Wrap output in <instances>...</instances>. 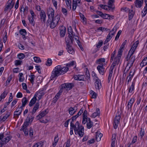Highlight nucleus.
Instances as JSON below:
<instances>
[{"instance_id":"1","label":"nucleus","mask_w":147,"mask_h":147,"mask_svg":"<svg viewBox=\"0 0 147 147\" xmlns=\"http://www.w3.org/2000/svg\"><path fill=\"white\" fill-rule=\"evenodd\" d=\"M139 44V41H136L133 45L129 51L127 57L126 58L127 61H128L127 64L130 67L132 66L135 60V56H133L135 50L136 49L138 45Z\"/></svg>"},{"instance_id":"2","label":"nucleus","mask_w":147,"mask_h":147,"mask_svg":"<svg viewBox=\"0 0 147 147\" xmlns=\"http://www.w3.org/2000/svg\"><path fill=\"white\" fill-rule=\"evenodd\" d=\"M60 17V16L57 14L54 18H48L47 22V25L49 24L51 28H54L58 22Z\"/></svg>"},{"instance_id":"3","label":"nucleus","mask_w":147,"mask_h":147,"mask_svg":"<svg viewBox=\"0 0 147 147\" xmlns=\"http://www.w3.org/2000/svg\"><path fill=\"white\" fill-rule=\"evenodd\" d=\"M60 69L61 65H58L54 68L51 76V80L53 79L54 78L58 77L61 75H62Z\"/></svg>"},{"instance_id":"4","label":"nucleus","mask_w":147,"mask_h":147,"mask_svg":"<svg viewBox=\"0 0 147 147\" xmlns=\"http://www.w3.org/2000/svg\"><path fill=\"white\" fill-rule=\"evenodd\" d=\"M12 138V136H8L6 137H4L3 134H0V147H2L3 146L6 144Z\"/></svg>"},{"instance_id":"5","label":"nucleus","mask_w":147,"mask_h":147,"mask_svg":"<svg viewBox=\"0 0 147 147\" xmlns=\"http://www.w3.org/2000/svg\"><path fill=\"white\" fill-rule=\"evenodd\" d=\"M34 117L32 115L28 116L27 117L26 121L24 122L23 125L20 129V131L24 129L29 125V123H31L33 121Z\"/></svg>"},{"instance_id":"6","label":"nucleus","mask_w":147,"mask_h":147,"mask_svg":"<svg viewBox=\"0 0 147 147\" xmlns=\"http://www.w3.org/2000/svg\"><path fill=\"white\" fill-rule=\"evenodd\" d=\"M13 0H9L7 1L4 9L5 11H7L10 10L13 7L15 2H13Z\"/></svg>"},{"instance_id":"7","label":"nucleus","mask_w":147,"mask_h":147,"mask_svg":"<svg viewBox=\"0 0 147 147\" xmlns=\"http://www.w3.org/2000/svg\"><path fill=\"white\" fill-rule=\"evenodd\" d=\"M84 127L82 125H80V127L77 128L76 127V130L74 131L76 134L77 132L80 136L82 137L84 134Z\"/></svg>"},{"instance_id":"8","label":"nucleus","mask_w":147,"mask_h":147,"mask_svg":"<svg viewBox=\"0 0 147 147\" xmlns=\"http://www.w3.org/2000/svg\"><path fill=\"white\" fill-rule=\"evenodd\" d=\"M121 117L119 115H116L114 119L113 127L114 129H116L118 126Z\"/></svg>"},{"instance_id":"9","label":"nucleus","mask_w":147,"mask_h":147,"mask_svg":"<svg viewBox=\"0 0 147 147\" xmlns=\"http://www.w3.org/2000/svg\"><path fill=\"white\" fill-rule=\"evenodd\" d=\"M74 86L73 83H65L61 85L62 89H66V90H70Z\"/></svg>"},{"instance_id":"10","label":"nucleus","mask_w":147,"mask_h":147,"mask_svg":"<svg viewBox=\"0 0 147 147\" xmlns=\"http://www.w3.org/2000/svg\"><path fill=\"white\" fill-rule=\"evenodd\" d=\"M47 13L49 18H54V11L52 8L49 7L47 10Z\"/></svg>"},{"instance_id":"11","label":"nucleus","mask_w":147,"mask_h":147,"mask_svg":"<svg viewBox=\"0 0 147 147\" xmlns=\"http://www.w3.org/2000/svg\"><path fill=\"white\" fill-rule=\"evenodd\" d=\"M40 20L43 23H45L46 16L44 11L42 10L40 12Z\"/></svg>"},{"instance_id":"12","label":"nucleus","mask_w":147,"mask_h":147,"mask_svg":"<svg viewBox=\"0 0 147 147\" xmlns=\"http://www.w3.org/2000/svg\"><path fill=\"white\" fill-rule=\"evenodd\" d=\"M60 35L61 37H63L65 34L66 28L65 27L62 26L60 28Z\"/></svg>"},{"instance_id":"13","label":"nucleus","mask_w":147,"mask_h":147,"mask_svg":"<svg viewBox=\"0 0 147 147\" xmlns=\"http://www.w3.org/2000/svg\"><path fill=\"white\" fill-rule=\"evenodd\" d=\"M65 41L67 46H69L70 44L73 43V39L71 37L69 36L65 38Z\"/></svg>"},{"instance_id":"14","label":"nucleus","mask_w":147,"mask_h":147,"mask_svg":"<svg viewBox=\"0 0 147 147\" xmlns=\"http://www.w3.org/2000/svg\"><path fill=\"white\" fill-rule=\"evenodd\" d=\"M143 3V0H136L134 4L136 7L140 8L142 6Z\"/></svg>"},{"instance_id":"15","label":"nucleus","mask_w":147,"mask_h":147,"mask_svg":"<svg viewBox=\"0 0 147 147\" xmlns=\"http://www.w3.org/2000/svg\"><path fill=\"white\" fill-rule=\"evenodd\" d=\"M114 65H113L112 66H111L109 70V74L108 76V82H110L111 79V78L112 76L113 71L114 68Z\"/></svg>"},{"instance_id":"16","label":"nucleus","mask_w":147,"mask_h":147,"mask_svg":"<svg viewBox=\"0 0 147 147\" xmlns=\"http://www.w3.org/2000/svg\"><path fill=\"white\" fill-rule=\"evenodd\" d=\"M97 69L99 73L102 75H103L104 72V68L103 67V64H101L97 67Z\"/></svg>"},{"instance_id":"17","label":"nucleus","mask_w":147,"mask_h":147,"mask_svg":"<svg viewBox=\"0 0 147 147\" xmlns=\"http://www.w3.org/2000/svg\"><path fill=\"white\" fill-rule=\"evenodd\" d=\"M47 113V110H45L41 112L38 115H37L36 116V118L39 120L45 116Z\"/></svg>"},{"instance_id":"18","label":"nucleus","mask_w":147,"mask_h":147,"mask_svg":"<svg viewBox=\"0 0 147 147\" xmlns=\"http://www.w3.org/2000/svg\"><path fill=\"white\" fill-rule=\"evenodd\" d=\"M38 93H35L34 95V97L32 98L30 100L29 104V105L30 107H31L34 104L37 100L36 97H37V95H38Z\"/></svg>"},{"instance_id":"19","label":"nucleus","mask_w":147,"mask_h":147,"mask_svg":"<svg viewBox=\"0 0 147 147\" xmlns=\"http://www.w3.org/2000/svg\"><path fill=\"white\" fill-rule=\"evenodd\" d=\"M95 86L96 89L98 90L101 88V84L100 81L99 79L95 80Z\"/></svg>"},{"instance_id":"20","label":"nucleus","mask_w":147,"mask_h":147,"mask_svg":"<svg viewBox=\"0 0 147 147\" xmlns=\"http://www.w3.org/2000/svg\"><path fill=\"white\" fill-rule=\"evenodd\" d=\"M120 57L117 56L114 59V62L112 64L111 66L113 65H114V67L116 66L117 64H118L119 62Z\"/></svg>"},{"instance_id":"21","label":"nucleus","mask_w":147,"mask_h":147,"mask_svg":"<svg viewBox=\"0 0 147 147\" xmlns=\"http://www.w3.org/2000/svg\"><path fill=\"white\" fill-rule=\"evenodd\" d=\"M96 140L97 142L99 141L100 140L101 138L102 137L103 135L102 134L100 133L99 132H96Z\"/></svg>"},{"instance_id":"22","label":"nucleus","mask_w":147,"mask_h":147,"mask_svg":"<svg viewBox=\"0 0 147 147\" xmlns=\"http://www.w3.org/2000/svg\"><path fill=\"white\" fill-rule=\"evenodd\" d=\"M135 101L134 98H131L130 100L129 101L127 105V107H128V109L129 108H131L132 105L134 102Z\"/></svg>"},{"instance_id":"23","label":"nucleus","mask_w":147,"mask_h":147,"mask_svg":"<svg viewBox=\"0 0 147 147\" xmlns=\"http://www.w3.org/2000/svg\"><path fill=\"white\" fill-rule=\"evenodd\" d=\"M67 47L66 49L67 50L68 52L70 54H73L74 53V51L72 48V47L71 46H67Z\"/></svg>"},{"instance_id":"24","label":"nucleus","mask_w":147,"mask_h":147,"mask_svg":"<svg viewBox=\"0 0 147 147\" xmlns=\"http://www.w3.org/2000/svg\"><path fill=\"white\" fill-rule=\"evenodd\" d=\"M8 92L7 90H5L4 92L1 94L0 96V102L2 99L4 98L6 96Z\"/></svg>"},{"instance_id":"25","label":"nucleus","mask_w":147,"mask_h":147,"mask_svg":"<svg viewBox=\"0 0 147 147\" xmlns=\"http://www.w3.org/2000/svg\"><path fill=\"white\" fill-rule=\"evenodd\" d=\"M61 74L63 75L66 73L69 70V68L68 67H62L61 66Z\"/></svg>"},{"instance_id":"26","label":"nucleus","mask_w":147,"mask_h":147,"mask_svg":"<svg viewBox=\"0 0 147 147\" xmlns=\"http://www.w3.org/2000/svg\"><path fill=\"white\" fill-rule=\"evenodd\" d=\"M39 106V104L38 103H36L32 111V114H33L36 111V110L38 109Z\"/></svg>"},{"instance_id":"27","label":"nucleus","mask_w":147,"mask_h":147,"mask_svg":"<svg viewBox=\"0 0 147 147\" xmlns=\"http://www.w3.org/2000/svg\"><path fill=\"white\" fill-rule=\"evenodd\" d=\"M96 111V112H94L92 114V116L94 118L95 117L99 115L100 113V111L99 109L97 108Z\"/></svg>"},{"instance_id":"28","label":"nucleus","mask_w":147,"mask_h":147,"mask_svg":"<svg viewBox=\"0 0 147 147\" xmlns=\"http://www.w3.org/2000/svg\"><path fill=\"white\" fill-rule=\"evenodd\" d=\"M93 122L90 120V118H88V122L87 123V127L88 129L90 128L93 126Z\"/></svg>"},{"instance_id":"29","label":"nucleus","mask_w":147,"mask_h":147,"mask_svg":"<svg viewBox=\"0 0 147 147\" xmlns=\"http://www.w3.org/2000/svg\"><path fill=\"white\" fill-rule=\"evenodd\" d=\"M28 100L26 97H24L22 99V105L21 106V107L23 108L25 107L26 104L28 102Z\"/></svg>"},{"instance_id":"30","label":"nucleus","mask_w":147,"mask_h":147,"mask_svg":"<svg viewBox=\"0 0 147 147\" xmlns=\"http://www.w3.org/2000/svg\"><path fill=\"white\" fill-rule=\"evenodd\" d=\"M102 18H103L104 19H111V17L109 15V14H103L102 17ZM113 16H112L111 17V19H113Z\"/></svg>"},{"instance_id":"31","label":"nucleus","mask_w":147,"mask_h":147,"mask_svg":"<svg viewBox=\"0 0 147 147\" xmlns=\"http://www.w3.org/2000/svg\"><path fill=\"white\" fill-rule=\"evenodd\" d=\"M135 85V82H132V84L131 86L130 87L129 89V92L131 93L133 92V91L134 90Z\"/></svg>"},{"instance_id":"32","label":"nucleus","mask_w":147,"mask_h":147,"mask_svg":"<svg viewBox=\"0 0 147 147\" xmlns=\"http://www.w3.org/2000/svg\"><path fill=\"white\" fill-rule=\"evenodd\" d=\"M43 145V142H40L35 144L32 147H42Z\"/></svg>"},{"instance_id":"33","label":"nucleus","mask_w":147,"mask_h":147,"mask_svg":"<svg viewBox=\"0 0 147 147\" xmlns=\"http://www.w3.org/2000/svg\"><path fill=\"white\" fill-rule=\"evenodd\" d=\"M28 18L31 24L33 26H34L35 24V23L34 21V18H31L28 16Z\"/></svg>"},{"instance_id":"34","label":"nucleus","mask_w":147,"mask_h":147,"mask_svg":"<svg viewBox=\"0 0 147 147\" xmlns=\"http://www.w3.org/2000/svg\"><path fill=\"white\" fill-rule=\"evenodd\" d=\"M104 9L107 10H113L114 9V7H111L109 5L107 6V5H105V7H104Z\"/></svg>"},{"instance_id":"35","label":"nucleus","mask_w":147,"mask_h":147,"mask_svg":"<svg viewBox=\"0 0 147 147\" xmlns=\"http://www.w3.org/2000/svg\"><path fill=\"white\" fill-rule=\"evenodd\" d=\"M20 33L21 35L24 36V37L23 38H25V36L26 34V30L24 29L20 30Z\"/></svg>"},{"instance_id":"36","label":"nucleus","mask_w":147,"mask_h":147,"mask_svg":"<svg viewBox=\"0 0 147 147\" xmlns=\"http://www.w3.org/2000/svg\"><path fill=\"white\" fill-rule=\"evenodd\" d=\"M129 20H130L133 18L134 14V12L132 10H129Z\"/></svg>"},{"instance_id":"37","label":"nucleus","mask_w":147,"mask_h":147,"mask_svg":"<svg viewBox=\"0 0 147 147\" xmlns=\"http://www.w3.org/2000/svg\"><path fill=\"white\" fill-rule=\"evenodd\" d=\"M58 135L56 136L55 137L54 143L53 144V147H55V146L56 145L57 143L58 142L59 139L58 138Z\"/></svg>"},{"instance_id":"38","label":"nucleus","mask_w":147,"mask_h":147,"mask_svg":"<svg viewBox=\"0 0 147 147\" xmlns=\"http://www.w3.org/2000/svg\"><path fill=\"white\" fill-rule=\"evenodd\" d=\"M134 73V72L133 73H132L131 72L129 74V76L127 77V79L128 78H129L127 81L128 83L131 80V78L133 76Z\"/></svg>"},{"instance_id":"39","label":"nucleus","mask_w":147,"mask_h":147,"mask_svg":"<svg viewBox=\"0 0 147 147\" xmlns=\"http://www.w3.org/2000/svg\"><path fill=\"white\" fill-rule=\"evenodd\" d=\"M105 62V59L104 58H100L97 60V63L99 64L100 65L101 64H103Z\"/></svg>"},{"instance_id":"40","label":"nucleus","mask_w":147,"mask_h":147,"mask_svg":"<svg viewBox=\"0 0 147 147\" xmlns=\"http://www.w3.org/2000/svg\"><path fill=\"white\" fill-rule=\"evenodd\" d=\"M147 13V7L145 6L142 11V16H145Z\"/></svg>"},{"instance_id":"41","label":"nucleus","mask_w":147,"mask_h":147,"mask_svg":"<svg viewBox=\"0 0 147 147\" xmlns=\"http://www.w3.org/2000/svg\"><path fill=\"white\" fill-rule=\"evenodd\" d=\"M147 64V59L144 58L142 61L141 63V65H142V67L146 65Z\"/></svg>"},{"instance_id":"42","label":"nucleus","mask_w":147,"mask_h":147,"mask_svg":"<svg viewBox=\"0 0 147 147\" xmlns=\"http://www.w3.org/2000/svg\"><path fill=\"white\" fill-rule=\"evenodd\" d=\"M74 108L71 107L69 109V113L71 115H73L76 112L74 110Z\"/></svg>"},{"instance_id":"43","label":"nucleus","mask_w":147,"mask_h":147,"mask_svg":"<svg viewBox=\"0 0 147 147\" xmlns=\"http://www.w3.org/2000/svg\"><path fill=\"white\" fill-rule=\"evenodd\" d=\"M115 137L113 138V135L112 136V142L111 143V147H115Z\"/></svg>"},{"instance_id":"44","label":"nucleus","mask_w":147,"mask_h":147,"mask_svg":"<svg viewBox=\"0 0 147 147\" xmlns=\"http://www.w3.org/2000/svg\"><path fill=\"white\" fill-rule=\"evenodd\" d=\"M34 61L36 63L41 62V61L40 58L39 57H34Z\"/></svg>"},{"instance_id":"45","label":"nucleus","mask_w":147,"mask_h":147,"mask_svg":"<svg viewBox=\"0 0 147 147\" xmlns=\"http://www.w3.org/2000/svg\"><path fill=\"white\" fill-rule=\"evenodd\" d=\"M66 3L68 7H69L71 8V2L70 0H65Z\"/></svg>"},{"instance_id":"46","label":"nucleus","mask_w":147,"mask_h":147,"mask_svg":"<svg viewBox=\"0 0 147 147\" xmlns=\"http://www.w3.org/2000/svg\"><path fill=\"white\" fill-rule=\"evenodd\" d=\"M52 63V61L51 59H48L47 60L46 65L48 66H50Z\"/></svg>"},{"instance_id":"47","label":"nucleus","mask_w":147,"mask_h":147,"mask_svg":"<svg viewBox=\"0 0 147 147\" xmlns=\"http://www.w3.org/2000/svg\"><path fill=\"white\" fill-rule=\"evenodd\" d=\"M25 57V55L23 53H20L18 55V57L20 59H23Z\"/></svg>"},{"instance_id":"48","label":"nucleus","mask_w":147,"mask_h":147,"mask_svg":"<svg viewBox=\"0 0 147 147\" xmlns=\"http://www.w3.org/2000/svg\"><path fill=\"white\" fill-rule=\"evenodd\" d=\"M70 128H72V129H74V131H75L76 130L77 127L74 123H72V121L70 123Z\"/></svg>"},{"instance_id":"49","label":"nucleus","mask_w":147,"mask_h":147,"mask_svg":"<svg viewBox=\"0 0 147 147\" xmlns=\"http://www.w3.org/2000/svg\"><path fill=\"white\" fill-rule=\"evenodd\" d=\"M9 115V114H6L2 118L1 117H0V119H1V120H3V121H4L8 117Z\"/></svg>"},{"instance_id":"50","label":"nucleus","mask_w":147,"mask_h":147,"mask_svg":"<svg viewBox=\"0 0 147 147\" xmlns=\"http://www.w3.org/2000/svg\"><path fill=\"white\" fill-rule=\"evenodd\" d=\"M98 30H101L102 31H108V30H110L108 29V28H103V27H99L98 29Z\"/></svg>"},{"instance_id":"51","label":"nucleus","mask_w":147,"mask_h":147,"mask_svg":"<svg viewBox=\"0 0 147 147\" xmlns=\"http://www.w3.org/2000/svg\"><path fill=\"white\" fill-rule=\"evenodd\" d=\"M29 76L30 77V82L32 84H33L34 82V79L35 78V76L34 75H30Z\"/></svg>"},{"instance_id":"52","label":"nucleus","mask_w":147,"mask_h":147,"mask_svg":"<svg viewBox=\"0 0 147 147\" xmlns=\"http://www.w3.org/2000/svg\"><path fill=\"white\" fill-rule=\"evenodd\" d=\"M68 33L69 34V36L71 37V34L73 32L72 30L71 27H70L68 29Z\"/></svg>"},{"instance_id":"53","label":"nucleus","mask_w":147,"mask_h":147,"mask_svg":"<svg viewBox=\"0 0 147 147\" xmlns=\"http://www.w3.org/2000/svg\"><path fill=\"white\" fill-rule=\"evenodd\" d=\"M90 94L92 95V97L94 98H96L97 96V94L94 92V91L92 90L90 93Z\"/></svg>"},{"instance_id":"54","label":"nucleus","mask_w":147,"mask_h":147,"mask_svg":"<svg viewBox=\"0 0 147 147\" xmlns=\"http://www.w3.org/2000/svg\"><path fill=\"white\" fill-rule=\"evenodd\" d=\"M103 44V42L102 40L99 41L98 44L96 45V46L97 48H100L102 45Z\"/></svg>"},{"instance_id":"55","label":"nucleus","mask_w":147,"mask_h":147,"mask_svg":"<svg viewBox=\"0 0 147 147\" xmlns=\"http://www.w3.org/2000/svg\"><path fill=\"white\" fill-rule=\"evenodd\" d=\"M22 61L21 60H16L15 61V65L16 66L20 65L21 64Z\"/></svg>"},{"instance_id":"56","label":"nucleus","mask_w":147,"mask_h":147,"mask_svg":"<svg viewBox=\"0 0 147 147\" xmlns=\"http://www.w3.org/2000/svg\"><path fill=\"white\" fill-rule=\"evenodd\" d=\"M121 30H119L117 34L115 37V40H117L119 38V37L121 34Z\"/></svg>"},{"instance_id":"57","label":"nucleus","mask_w":147,"mask_h":147,"mask_svg":"<svg viewBox=\"0 0 147 147\" xmlns=\"http://www.w3.org/2000/svg\"><path fill=\"white\" fill-rule=\"evenodd\" d=\"M88 118H82V123L85 124L86 122H88Z\"/></svg>"},{"instance_id":"58","label":"nucleus","mask_w":147,"mask_h":147,"mask_svg":"<svg viewBox=\"0 0 147 147\" xmlns=\"http://www.w3.org/2000/svg\"><path fill=\"white\" fill-rule=\"evenodd\" d=\"M22 108L21 107V106L20 107L17 108L16 110L14 112H15V113L18 112L22 113Z\"/></svg>"},{"instance_id":"59","label":"nucleus","mask_w":147,"mask_h":147,"mask_svg":"<svg viewBox=\"0 0 147 147\" xmlns=\"http://www.w3.org/2000/svg\"><path fill=\"white\" fill-rule=\"evenodd\" d=\"M114 0H109V1L108 2V4L111 7H113V4L114 3Z\"/></svg>"},{"instance_id":"60","label":"nucleus","mask_w":147,"mask_h":147,"mask_svg":"<svg viewBox=\"0 0 147 147\" xmlns=\"http://www.w3.org/2000/svg\"><path fill=\"white\" fill-rule=\"evenodd\" d=\"M62 11L63 13L66 16L67 13V9L64 8H62Z\"/></svg>"},{"instance_id":"61","label":"nucleus","mask_w":147,"mask_h":147,"mask_svg":"<svg viewBox=\"0 0 147 147\" xmlns=\"http://www.w3.org/2000/svg\"><path fill=\"white\" fill-rule=\"evenodd\" d=\"M80 15L81 19L82 20L83 22H85L86 18L84 17V16L81 13H80Z\"/></svg>"},{"instance_id":"62","label":"nucleus","mask_w":147,"mask_h":147,"mask_svg":"<svg viewBox=\"0 0 147 147\" xmlns=\"http://www.w3.org/2000/svg\"><path fill=\"white\" fill-rule=\"evenodd\" d=\"M74 61H71V62L69 63L66 64V67H68L74 65Z\"/></svg>"},{"instance_id":"63","label":"nucleus","mask_w":147,"mask_h":147,"mask_svg":"<svg viewBox=\"0 0 147 147\" xmlns=\"http://www.w3.org/2000/svg\"><path fill=\"white\" fill-rule=\"evenodd\" d=\"M87 112L86 110L84 111V112L82 115V118H86L87 117Z\"/></svg>"},{"instance_id":"64","label":"nucleus","mask_w":147,"mask_h":147,"mask_svg":"<svg viewBox=\"0 0 147 147\" xmlns=\"http://www.w3.org/2000/svg\"><path fill=\"white\" fill-rule=\"evenodd\" d=\"M70 141L69 140H68L66 142V146L65 147H70Z\"/></svg>"}]
</instances>
